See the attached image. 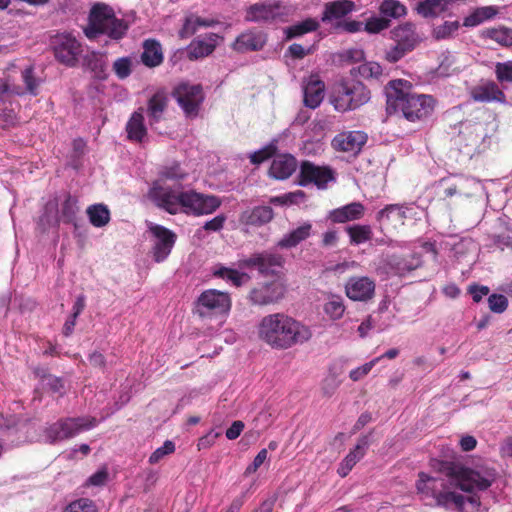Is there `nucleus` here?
Here are the masks:
<instances>
[{
  "label": "nucleus",
  "instance_id": "f257e3e1",
  "mask_svg": "<svg viewBox=\"0 0 512 512\" xmlns=\"http://www.w3.org/2000/svg\"><path fill=\"white\" fill-rule=\"evenodd\" d=\"M258 337L273 349L286 350L310 340L312 332L293 317L277 312L261 319Z\"/></svg>",
  "mask_w": 512,
  "mask_h": 512
},
{
  "label": "nucleus",
  "instance_id": "f03ea898",
  "mask_svg": "<svg viewBox=\"0 0 512 512\" xmlns=\"http://www.w3.org/2000/svg\"><path fill=\"white\" fill-rule=\"evenodd\" d=\"M412 84L404 79L391 80L385 86L387 112L401 113L405 119L415 122L427 118L434 110L435 100L430 95L417 94Z\"/></svg>",
  "mask_w": 512,
  "mask_h": 512
},
{
  "label": "nucleus",
  "instance_id": "7ed1b4c3",
  "mask_svg": "<svg viewBox=\"0 0 512 512\" xmlns=\"http://www.w3.org/2000/svg\"><path fill=\"white\" fill-rule=\"evenodd\" d=\"M439 471L451 479L452 483L461 491L468 493L464 498L475 496L481 503L477 494L487 490L495 480V471L489 468H470L458 463L442 461Z\"/></svg>",
  "mask_w": 512,
  "mask_h": 512
},
{
  "label": "nucleus",
  "instance_id": "20e7f679",
  "mask_svg": "<svg viewBox=\"0 0 512 512\" xmlns=\"http://www.w3.org/2000/svg\"><path fill=\"white\" fill-rule=\"evenodd\" d=\"M444 486V481L435 477H431L424 472L418 474L416 488L419 493L426 496H432L437 505L446 509L455 510L457 512H477L480 508V502L477 497L471 496L464 498L463 494L455 491H441L438 487Z\"/></svg>",
  "mask_w": 512,
  "mask_h": 512
},
{
  "label": "nucleus",
  "instance_id": "39448f33",
  "mask_svg": "<svg viewBox=\"0 0 512 512\" xmlns=\"http://www.w3.org/2000/svg\"><path fill=\"white\" fill-rule=\"evenodd\" d=\"M128 28V24L117 18L109 5L97 3L90 10L84 34L90 40L106 35L111 40L119 41L127 34Z\"/></svg>",
  "mask_w": 512,
  "mask_h": 512
},
{
  "label": "nucleus",
  "instance_id": "423d86ee",
  "mask_svg": "<svg viewBox=\"0 0 512 512\" xmlns=\"http://www.w3.org/2000/svg\"><path fill=\"white\" fill-rule=\"evenodd\" d=\"M371 97L367 86L359 80H340L330 92L329 101L338 112L356 110L366 104Z\"/></svg>",
  "mask_w": 512,
  "mask_h": 512
},
{
  "label": "nucleus",
  "instance_id": "0eeeda50",
  "mask_svg": "<svg viewBox=\"0 0 512 512\" xmlns=\"http://www.w3.org/2000/svg\"><path fill=\"white\" fill-rule=\"evenodd\" d=\"M98 424V420L92 416L63 417L47 425L43 436L49 444H55L76 437L84 431H88Z\"/></svg>",
  "mask_w": 512,
  "mask_h": 512
},
{
  "label": "nucleus",
  "instance_id": "6e6552de",
  "mask_svg": "<svg viewBox=\"0 0 512 512\" xmlns=\"http://www.w3.org/2000/svg\"><path fill=\"white\" fill-rule=\"evenodd\" d=\"M231 307V297L227 292L207 289L196 299L193 312L202 319H212L217 316L227 315Z\"/></svg>",
  "mask_w": 512,
  "mask_h": 512
},
{
  "label": "nucleus",
  "instance_id": "1a4fd4ad",
  "mask_svg": "<svg viewBox=\"0 0 512 512\" xmlns=\"http://www.w3.org/2000/svg\"><path fill=\"white\" fill-rule=\"evenodd\" d=\"M289 13L288 7L280 0L260 1L246 9L245 21L266 24L284 22Z\"/></svg>",
  "mask_w": 512,
  "mask_h": 512
},
{
  "label": "nucleus",
  "instance_id": "9d476101",
  "mask_svg": "<svg viewBox=\"0 0 512 512\" xmlns=\"http://www.w3.org/2000/svg\"><path fill=\"white\" fill-rule=\"evenodd\" d=\"M180 200L181 212L195 216L212 214L221 206L219 197L195 190L181 191Z\"/></svg>",
  "mask_w": 512,
  "mask_h": 512
},
{
  "label": "nucleus",
  "instance_id": "9b49d317",
  "mask_svg": "<svg viewBox=\"0 0 512 512\" xmlns=\"http://www.w3.org/2000/svg\"><path fill=\"white\" fill-rule=\"evenodd\" d=\"M51 46L56 60L70 68L76 67L83 49L82 44L69 33L57 34L52 38Z\"/></svg>",
  "mask_w": 512,
  "mask_h": 512
},
{
  "label": "nucleus",
  "instance_id": "f8f14e48",
  "mask_svg": "<svg viewBox=\"0 0 512 512\" xmlns=\"http://www.w3.org/2000/svg\"><path fill=\"white\" fill-rule=\"evenodd\" d=\"M172 95L182 108L186 117L195 118L198 116L200 106L204 100L201 85L181 83L174 88Z\"/></svg>",
  "mask_w": 512,
  "mask_h": 512
},
{
  "label": "nucleus",
  "instance_id": "ddd939ff",
  "mask_svg": "<svg viewBox=\"0 0 512 512\" xmlns=\"http://www.w3.org/2000/svg\"><path fill=\"white\" fill-rule=\"evenodd\" d=\"M334 180V171L329 166H318L309 160L301 162L297 179L298 185L306 187L313 184L322 190L326 189L328 183Z\"/></svg>",
  "mask_w": 512,
  "mask_h": 512
},
{
  "label": "nucleus",
  "instance_id": "4468645a",
  "mask_svg": "<svg viewBox=\"0 0 512 512\" xmlns=\"http://www.w3.org/2000/svg\"><path fill=\"white\" fill-rule=\"evenodd\" d=\"M181 191L166 187L160 181H155L148 196L158 208L171 215H176L181 212Z\"/></svg>",
  "mask_w": 512,
  "mask_h": 512
},
{
  "label": "nucleus",
  "instance_id": "2eb2a0df",
  "mask_svg": "<svg viewBox=\"0 0 512 512\" xmlns=\"http://www.w3.org/2000/svg\"><path fill=\"white\" fill-rule=\"evenodd\" d=\"M149 232L154 237L152 246V257L157 263L165 261L170 255L176 240L177 235L170 229L159 224H151Z\"/></svg>",
  "mask_w": 512,
  "mask_h": 512
},
{
  "label": "nucleus",
  "instance_id": "dca6fc26",
  "mask_svg": "<svg viewBox=\"0 0 512 512\" xmlns=\"http://www.w3.org/2000/svg\"><path fill=\"white\" fill-rule=\"evenodd\" d=\"M284 258L278 253L263 251L254 253L250 257L240 260L239 266L246 268H255L261 275L274 276L276 269L282 268L284 265Z\"/></svg>",
  "mask_w": 512,
  "mask_h": 512
},
{
  "label": "nucleus",
  "instance_id": "f3484780",
  "mask_svg": "<svg viewBox=\"0 0 512 512\" xmlns=\"http://www.w3.org/2000/svg\"><path fill=\"white\" fill-rule=\"evenodd\" d=\"M458 143L465 147L477 148L488 137L484 123L464 120L459 123Z\"/></svg>",
  "mask_w": 512,
  "mask_h": 512
},
{
  "label": "nucleus",
  "instance_id": "a211bd4d",
  "mask_svg": "<svg viewBox=\"0 0 512 512\" xmlns=\"http://www.w3.org/2000/svg\"><path fill=\"white\" fill-rule=\"evenodd\" d=\"M375 282L367 276L350 277L345 285L346 296L353 301H368L374 297Z\"/></svg>",
  "mask_w": 512,
  "mask_h": 512
},
{
  "label": "nucleus",
  "instance_id": "6ab92c4d",
  "mask_svg": "<svg viewBox=\"0 0 512 512\" xmlns=\"http://www.w3.org/2000/svg\"><path fill=\"white\" fill-rule=\"evenodd\" d=\"M284 294V285L273 281L252 289L249 299L255 305L265 306L277 303L284 297Z\"/></svg>",
  "mask_w": 512,
  "mask_h": 512
},
{
  "label": "nucleus",
  "instance_id": "aec40b11",
  "mask_svg": "<svg viewBox=\"0 0 512 512\" xmlns=\"http://www.w3.org/2000/svg\"><path fill=\"white\" fill-rule=\"evenodd\" d=\"M367 142V135L362 131H347L337 134L332 142V147L339 152L358 154Z\"/></svg>",
  "mask_w": 512,
  "mask_h": 512
},
{
  "label": "nucleus",
  "instance_id": "412c9836",
  "mask_svg": "<svg viewBox=\"0 0 512 512\" xmlns=\"http://www.w3.org/2000/svg\"><path fill=\"white\" fill-rule=\"evenodd\" d=\"M220 39L222 38L216 33H207L204 37L195 38L187 47L188 59L193 61L211 55Z\"/></svg>",
  "mask_w": 512,
  "mask_h": 512
},
{
  "label": "nucleus",
  "instance_id": "4be33fe9",
  "mask_svg": "<svg viewBox=\"0 0 512 512\" xmlns=\"http://www.w3.org/2000/svg\"><path fill=\"white\" fill-rule=\"evenodd\" d=\"M297 166V159L293 155L278 154L271 162L268 175L276 180H286L296 171Z\"/></svg>",
  "mask_w": 512,
  "mask_h": 512
},
{
  "label": "nucleus",
  "instance_id": "5701e85b",
  "mask_svg": "<svg viewBox=\"0 0 512 512\" xmlns=\"http://www.w3.org/2000/svg\"><path fill=\"white\" fill-rule=\"evenodd\" d=\"M489 237L495 248L501 251L512 250V224L506 217H499L495 220Z\"/></svg>",
  "mask_w": 512,
  "mask_h": 512
},
{
  "label": "nucleus",
  "instance_id": "b1692460",
  "mask_svg": "<svg viewBox=\"0 0 512 512\" xmlns=\"http://www.w3.org/2000/svg\"><path fill=\"white\" fill-rule=\"evenodd\" d=\"M266 44V35L253 29L241 33L232 44V49L239 53L259 51Z\"/></svg>",
  "mask_w": 512,
  "mask_h": 512
},
{
  "label": "nucleus",
  "instance_id": "393cba45",
  "mask_svg": "<svg viewBox=\"0 0 512 512\" xmlns=\"http://www.w3.org/2000/svg\"><path fill=\"white\" fill-rule=\"evenodd\" d=\"M369 445L368 435H363L358 439L354 449L339 464L337 473L340 477L344 478L349 474L353 467L366 455Z\"/></svg>",
  "mask_w": 512,
  "mask_h": 512
},
{
  "label": "nucleus",
  "instance_id": "a878e982",
  "mask_svg": "<svg viewBox=\"0 0 512 512\" xmlns=\"http://www.w3.org/2000/svg\"><path fill=\"white\" fill-rule=\"evenodd\" d=\"M471 98L476 102H500L506 100L504 92L494 81H487L481 85L475 86L470 92Z\"/></svg>",
  "mask_w": 512,
  "mask_h": 512
},
{
  "label": "nucleus",
  "instance_id": "bb28decb",
  "mask_svg": "<svg viewBox=\"0 0 512 512\" xmlns=\"http://www.w3.org/2000/svg\"><path fill=\"white\" fill-rule=\"evenodd\" d=\"M391 39L398 45L406 48L410 52L420 41L412 23L401 24L390 31Z\"/></svg>",
  "mask_w": 512,
  "mask_h": 512
},
{
  "label": "nucleus",
  "instance_id": "cd10ccee",
  "mask_svg": "<svg viewBox=\"0 0 512 512\" xmlns=\"http://www.w3.org/2000/svg\"><path fill=\"white\" fill-rule=\"evenodd\" d=\"M356 9V5L351 0H336L328 2L324 6L321 21L324 23L333 20L342 19Z\"/></svg>",
  "mask_w": 512,
  "mask_h": 512
},
{
  "label": "nucleus",
  "instance_id": "c85d7f7f",
  "mask_svg": "<svg viewBox=\"0 0 512 512\" xmlns=\"http://www.w3.org/2000/svg\"><path fill=\"white\" fill-rule=\"evenodd\" d=\"M365 207L360 202H352L329 212L328 218L333 223H346L359 220L364 216Z\"/></svg>",
  "mask_w": 512,
  "mask_h": 512
},
{
  "label": "nucleus",
  "instance_id": "c756f323",
  "mask_svg": "<svg viewBox=\"0 0 512 512\" xmlns=\"http://www.w3.org/2000/svg\"><path fill=\"white\" fill-rule=\"evenodd\" d=\"M325 84L318 76H310L308 82L304 86V104L305 106L315 109L324 98Z\"/></svg>",
  "mask_w": 512,
  "mask_h": 512
},
{
  "label": "nucleus",
  "instance_id": "7c9ffc66",
  "mask_svg": "<svg viewBox=\"0 0 512 512\" xmlns=\"http://www.w3.org/2000/svg\"><path fill=\"white\" fill-rule=\"evenodd\" d=\"M127 138L136 143H142L147 136V128L144 123L143 109L133 112L125 127Z\"/></svg>",
  "mask_w": 512,
  "mask_h": 512
},
{
  "label": "nucleus",
  "instance_id": "2f4dec72",
  "mask_svg": "<svg viewBox=\"0 0 512 512\" xmlns=\"http://www.w3.org/2000/svg\"><path fill=\"white\" fill-rule=\"evenodd\" d=\"M274 217V211L270 206H256L246 210L240 215V222L245 225L262 226L269 223Z\"/></svg>",
  "mask_w": 512,
  "mask_h": 512
},
{
  "label": "nucleus",
  "instance_id": "473e14b6",
  "mask_svg": "<svg viewBox=\"0 0 512 512\" xmlns=\"http://www.w3.org/2000/svg\"><path fill=\"white\" fill-rule=\"evenodd\" d=\"M82 66L89 70L96 79L105 80L108 76L105 56L99 52L91 51L84 55Z\"/></svg>",
  "mask_w": 512,
  "mask_h": 512
},
{
  "label": "nucleus",
  "instance_id": "72a5a7b5",
  "mask_svg": "<svg viewBox=\"0 0 512 512\" xmlns=\"http://www.w3.org/2000/svg\"><path fill=\"white\" fill-rule=\"evenodd\" d=\"M167 106L168 97L164 91H157L150 97L147 103V115L151 126L162 120Z\"/></svg>",
  "mask_w": 512,
  "mask_h": 512
},
{
  "label": "nucleus",
  "instance_id": "f704fd0d",
  "mask_svg": "<svg viewBox=\"0 0 512 512\" xmlns=\"http://www.w3.org/2000/svg\"><path fill=\"white\" fill-rule=\"evenodd\" d=\"M79 212L78 199L70 193L65 195L64 201L61 203L58 215L56 216V223L60 221L65 224H72L78 228L77 214Z\"/></svg>",
  "mask_w": 512,
  "mask_h": 512
},
{
  "label": "nucleus",
  "instance_id": "c9c22d12",
  "mask_svg": "<svg viewBox=\"0 0 512 512\" xmlns=\"http://www.w3.org/2000/svg\"><path fill=\"white\" fill-rule=\"evenodd\" d=\"M311 232L312 224L310 222H305L280 239L277 246L285 249L294 248L302 241L308 239L311 236Z\"/></svg>",
  "mask_w": 512,
  "mask_h": 512
},
{
  "label": "nucleus",
  "instance_id": "e433bc0d",
  "mask_svg": "<svg viewBox=\"0 0 512 512\" xmlns=\"http://www.w3.org/2000/svg\"><path fill=\"white\" fill-rule=\"evenodd\" d=\"M142 63L150 68L157 67L163 62V53L160 43L155 39H147L143 43Z\"/></svg>",
  "mask_w": 512,
  "mask_h": 512
},
{
  "label": "nucleus",
  "instance_id": "4c0bfd02",
  "mask_svg": "<svg viewBox=\"0 0 512 512\" xmlns=\"http://www.w3.org/2000/svg\"><path fill=\"white\" fill-rule=\"evenodd\" d=\"M407 207L399 204H390L381 209L377 213V219L381 223H400L404 224V220L407 218L406 215Z\"/></svg>",
  "mask_w": 512,
  "mask_h": 512
},
{
  "label": "nucleus",
  "instance_id": "58836bf2",
  "mask_svg": "<svg viewBox=\"0 0 512 512\" xmlns=\"http://www.w3.org/2000/svg\"><path fill=\"white\" fill-rule=\"evenodd\" d=\"M352 76H360L364 79L379 80L383 76V68L378 62H364L350 71Z\"/></svg>",
  "mask_w": 512,
  "mask_h": 512
},
{
  "label": "nucleus",
  "instance_id": "ea45409f",
  "mask_svg": "<svg viewBox=\"0 0 512 512\" xmlns=\"http://www.w3.org/2000/svg\"><path fill=\"white\" fill-rule=\"evenodd\" d=\"M90 223L97 228L104 227L110 221V211L104 204H94L87 208Z\"/></svg>",
  "mask_w": 512,
  "mask_h": 512
},
{
  "label": "nucleus",
  "instance_id": "a19ab883",
  "mask_svg": "<svg viewBox=\"0 0 512 512\" xmlns=\"http://www.w3.org/2000/svg\"><path fill=\"white\" fill-rule=\"evenodd\" d=\"M319 28V22L314 18H306L305 20L286 28V39L290 40L300 37L306 33L314 32Z\"/></svg>",
  "mask_w": 512,
  "mask_h": 512
},
{
  "label": "nucleus",
  "instance_id": "79ce46f5",
  "mask_svg": "<svg viewBox=\"0 0 512 512\" xmlns=\"http://www.w3.org/2000/svg\"><path fill=\"white\" fill-rule=\"evenodd\" d=\"M324 312L332 320H339L345 312L343 298L338 295H330L324 304Z\"/></svg>",
  "mask_w": 512,
  "mask_h": 512
},
{
  "label": "nucleus",
  "instance_id": "37998d69",
  "mask_svg": "<svg viewBox=\"0 0 512 512\" xmlns=\"http://www.w3.org/2000/svg\"><path fill=\"white\" fill-rule=\"evenodd\" d=\"M214 276L231 282L236 287H240L250 279L248 274L226 267H220L217 270H215Z\"/></svg>",
  "mask_w": 512,
  "mask_h": 512
},
{
  "label": "nucleus",
  "instance_id": "c03bdc74",
  "mask_svg": "<svg viewBox=\"0 0 512 512\" xmlns=\"http://www.w3.org/2000/svg\"><path fill=\"white\" fill-rule=\"evenodd\" d=\"M62 512H100V508L94 500L81 497L68 503Z\"/></svg>",
  "mask_w": 512,
  "mask_h": 512
},
{
  "label": "nucleus",
  "instance_id": "a18cd8bd",
  "mask_svg": "<svg viewBox=\"0 0 512 512\" xmlns=\"http://www.w3.org/2000/svg\"><path fill=\"white\" fill-rule=\"evenodd\" d=\"M351 244L359 245L372 238V230L369 225H353L346 228Z\"/></svg>",
  "mask_w": 512,
  "mask_h": 512
},
{
  "label": "nucleus",
  "instance_id": "49530a36",
  "mask_svg": "<svg viewBox=\"0 0 512 512\" xmlns=\"http://www.w3.org/2000/svg\"><path fill=\"white\" fill-rule=\"evenodd\" d=\"M484 35L502 46H512V29L507 27L490 28Z\"/></svg>",
  "mask_w": 512,
  "mask_h": 512
},
{
  "label": "nucleus",
  "instance_id": "de8ad7c7",
  "mask_svg": "<svg viewBox=\"0 0 512 512\" xmlns=\"http://www.w3.org/2000/svg\"><path fill=\"white\" fill-rule=\"evenodd\" d=\"M379 11L385 18H399L407 13L406 7L397 0H384L379 7Z\"/></svg>",
  "mask_w": 512,
  "mask_h": 512
},
{
  "label": "nucleus",
  "instance_id": "09e8293b",
  "mask_svg": "<svg viewBox=\"0 0 512 512\" xmlns=\"http://www.w3.org/2000/svg\"><path fill=\"white\" fill-rule=\"evenodd\" d=\"M187 173L181 168L179 163H172L171 165L163 166L159 172V179L157 181H180L185 179Z\"/></svg>",
  "mask_w": 512,
  "mask_h": 512
},
{
  "label": "nucleus",
  "instance_id": "8fccbe9b",
  "mask_svg": "<svg viewBox=\"0 0 512 512\" xmlns=\"http://www.w3.org/2000/svg\"><path fill=\"white\" fill-rule=\"evenodd\" d=\"M445 0H424L418 5V13L424 17L436 16L442 9Z\"/></svg>",
  "mask_w": 512,
  "mask_h": 512
},
{
  "label": "nucleus",
  "instance_id": "3c124183",
  "mask_svg": "<svg viewBox=\"0 0 512 512\" xmlns=\"http://www.w3.org/2000/svg\"><path fill=\"white\" fill-rule=\"evenodd\" d=\"M198 15L194 13H190L185 16L182 28L179 30V37L181 39H187L194 35L198 29L199 25L197 24Z\"/></svg>",
  "mask_w": 512,
  "mask_h": 512
},
{
  "label": "nucleus",
  "instance_id": "603ef678",
  "mask_svg": "<svg viewBox=\"0 0 512 512\" xmlns=\"http://www.w3.org/2000/svg\"><path fill=\"white\" fill-rule=\"evenodd\" d=\"M22 81L25 84L26 91L36 96L38 94L39 80L36 78L34 74V68L29 66L25 68L21 73Z\"/></svg>",
  "mask_w": 512,
  "mask_h": 512
},
{
  "label": "nucleus",
  "instance_id": "864d4df0",
  "mask_svg": "<svg viewBox=\"0 0 512 512\" xmlns=\"http://www.w3.org/2000/svg\"><path fill=\"white\" fill-rule=\"evenodd\" d=\"M460 27L458 21H445L433 29V36L437 39H446L452 36Z\"/></svg>",
  "mask_w": 512,
  "mask_h": 512
},
{
  "label": "nucleus",
  "instance_id": "5fc2aeb1",
  "mask_svg": "<svg viewBox=\"0 0 512 512\" xmlns=\"http://www.w3.org/2000/svg\"><path fill=\"white\" fill-rule=\"evenodd\" d=\"M337 57L343 64H354L365 59V52L359 48H349L338 53Z\"/></svg>",
  "mask_w": 512,
  "mask_h": 512
},
{
  "label": "nucleus",
  "instance_id": "6e6d98bb",
  "mask_svg": "<svg viewBox=\"0 0 512 512\" xmlns=\"http://www.w3.org/2000/svg\"><path fill=\"white\" fill-rule=\"evenodd\" d=\"M495 76L501 84L512 83V60L497 62L495 64Z\"/></svg>",
  "mask_w": 512,
  "mask_h": 512
},
{
  "label": "nucleus",
  "instance_id": "4d7b16f0",
  "mask_svg": "<svg viewBox=\"0 0 512 512\" xmlns=\"http://www.w3.org/2000/svg\"><path fill=\"white\" fill-rule=\"evenodd\" d=\"M387 263L388 265L391 266L392 269H394L395 273L398 275H404L407 272L416 269L417 267V264L414 265L408 262L406 259L395 255L389 257Z\"/></svg>",
  "mask_w": 512,
  "mask_h": 512
},
{
  "label": "nucleus",
  "instance_id": "13d9d810",
  "mask_svg": "<svg viewBox=\"0 0 512 512\" xmlns=\"http://www.w3.org/2000/svg\"><path fill=\"white\" fill-rule=\"evenodd\" d=\"M277 152V146L275 144H269L262 149L255 151L250 155V162L254 165H259L264 161L275 156Z\"/></svg>",
  "mask_w": 512,
  "mask_h": 512
},
{
  "label": "nucleus",
  "instance_id": "bf43d9fd",
  "mask_svg": "<svg viewBox=\"0 0 512 512\" xmlns=\"http://www.w3.org/2000/svg\"><path fill=\"white\" fill-rule=\"evenodd\" d=\"M113 71L119 79H126L132 72V61L129 57H121L114 61Z\"/></svg>",
  "mask_w": 512,
  "mask_h": 512
},
{
  "label": "nucleus",
  "instance_id": "052dcab7",
  "mask_svg": "<svg viewBox=\"0 0 512 512\" xmlns=\"http://www.w3.org/2000/svg\"><path fill=\"white\" fill-rule=\"evenodd\" d=\"M390 26V20L385 17H371L366 23L364 30L370 34H377Z\"/></svg>",
  "mask_w": 512,
  "mask_h": 512
},
{
  "label": "nucleus",
  "instance_id": "680f3d73",
  "mask_svg": "<svg viewBox=\"0 0 512 512\" xmlns=\"http://www.w3.org/2000/svg\"><path fill=\"white\" fill-rule=\"evenodd\" d=\"M175 451V444L170 440H166L163 446L157 448L149 457L150 464H157L166 455L172 454Z\"/></svg>",
  "mask_w": 512,
  "mask_h": 512
},
{
  "label": "nucleus",
  "instance_id": "e2e57ef3",
  "mask_svg": "<svg viewBox=\"0 0 512 512\" xmlns=\"http://www.w3.org/2000/svg\"><path fill=\"white\" fill-rule=\"evenodd\" d=\"M489 309L494 313H503L508 307V299L502 294H491L488 297Z\"/></svg>",
  "mask_w": 512,
  "mask_h": 512
},
{
  "label": "nucleus",
  "instance_id": "0e129e2a",
  "mask_svg": "<svg viewBox=\"0 0 512 512\" xmlns=\"http://www.w3.org/2000/svg\"><path fill=\"white\" fill-rule=\"evenodd\" d=\"M16 123V113L13 109L3 107L0 102V128L13 126Z\"/></svg>",
  "mask_w": 512,
  "mask_h": 512
},
{
  "label": "nucleus",
  "instance_id": "69168bd1",
  "mask_svg": "<svg viewBox=\"0 0 512 512\" xmlns=\"http://www.w3.org/2000/svg\"><path fill=\"white\" fill-rule=\"evenodd\" d=\"M268 457V451L266 448L261 449L258 454L255 456L253 462L247 466L245 469L244 475L249 476L255 473L260 466L266 461Z\"/></svg>",
  "mask_w": 512,
  "mask_h": 512
},
{
  "label": "nucleus",
  "instance_id": "338daca9",
  "mask_svg": "<svg viewBox=\"0 0 512 512\" xmlns=\"http://www.w3.org/2000/svg\"><path fill=\"white\" fill-rule=\"evenodd\" d=\"M409 50L395 43L389 50L385 52V60L389 63H396L402 59Z\"/></svg>",
  "mask_w": 512,
  "mask_h": 512
},
{
  "label": "nucleus",
  "instance_id": "774afa93",
  "mask_svg": "<svg viewBox=\"0 0 512 512\" xmlns=\"http://www.w3.org/2000/svg\"><path fill=\"white\" fill-rule=\"evenodd\" d=\"M489 292V287L484 285L472 284L468 287V293L476 303H479L484 296L489 294Z\"/></svg>",
  "mask_w": 512,
  "mask_h": 512
}]
</instances>
